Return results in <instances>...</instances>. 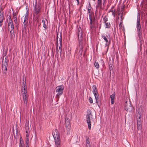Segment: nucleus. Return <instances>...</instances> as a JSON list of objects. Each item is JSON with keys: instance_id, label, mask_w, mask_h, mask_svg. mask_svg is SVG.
<instances>
[{"instance_id": "obj_1", "label": "nucleus", "mask_w": 147, "mask_h": 147, "mask_svg": "<svg viewBox=\"0 0 147 147\" xmlns=\"http://www.w3.org/2000/svg\"><path fill=\"white\" fill-rule=\"evenodd\" d=\"M83 35L82 30L81 28L79 27L78 29V36L79 40V47L81 53H82L83 48V43L82 42Z\"/></svg>"}, {"instance_id": "obj_2", "label": "nucleus", "mask_w": 147, "mask_h": 147, "mask_svg": "<svg viewBox=\"0 0 147 147\" xmlns=\"http://www.w3.org/2000/svg\"><path fill=\"white\" fill-rule=\"evenodd\" d=\"M90 19V28L91 30L96 27V24H97V20L95 18L94 15L89 17Z\"/></svg>"}, {"instance_id": "obj_3", "label": "nucleus", "mask_w": 147, "mask_h": 147, "mask_svg": "<svg viewBox=\"0 0 147 147\" xmlns=\"http://www.w3.org/2000/svg\"><path fill=\"white\" fill-rule=\"evenodd\" d=\"M92 111L90 110H88L86 115V121L88 123V128L90 130L91 128L90 119L92 118Z\"/></svg>"}, {"instance_id": "obj_4", "label": "nucleus", "mask_w": 147, "mask_h": 147, "mask_svg": "<svg viewBox=\"0 0 147 147\" xmlns=\"http://www.w3.org/2000/svg\"><path fill=\"white\" fill-rule=\"evenodd\" d=\"M137 32L138 37L140 38L142 36L141 30V28L140 25V16H138V19L137 22Z\"/></svg>"}, {"instance_id": "obj_5", "label": "nucleus", "mask_w": 147, "mask_h": 147, "mask_svg": "<svg viewBox=\"0 0 147 147\" xmlns=\"http://www.w3.org/2000/svg\"><path fill=\"white\" fill-rule=\"evenodd\" d=\"M64 89V87L63 85L59 86L56 87V92H58V93L56 95L57 97H59V96L62 94Z\"/></svg>"}, {"instance_id": "obj_6", "label": "nucleus", "mask_w": 147, "mask_h": 147, "mask_svg": "<svg viewBox=\"0 0 147 147\" xmlns=\"http://www.w3.org/2000/svg\"><path fill=\"white\" fill-rule=\"evenodd\" d=\"M41 8L40 5H37L36 4L35 5L34 8V15H37L40 11Z\"/></svg>"}, {"instance_id": "obj_7", "label": "nucleus", "mask_w": 147, "mask_h": 147, "mask_svg": "<svg viewBox=\"0 0 147 147\" xmlns=\"http://www.w3.org/2000/svg\"><path fill=\"white\" fill-rule=\"evenodd\" d=\"M124 109L127 111L128 110H132V107L131 106V104L130 102H129L127 103V101H126L124 105Z\"/></svg>"}, {"instance_id": "obj_8", "label": "nucleus", "mask_w": 147, "mask_h": 147, "mask_svg": "<svg viewBox=\"0 0 147 147\" xmlns=\"http://www.w3.org/2000/svg\"><path fill=\"white\" fill-rule=\"evenodd\" d=\"M22 92H23L22 93V96L24 100V103L26 104L28 100V95L26 91H23L22 90Z\"/></svg>"}, {"instance_id": "obj_9", "label": "nucleus", "mask_w": 147, "mask_h": 147, "mask_svg": "<svg viewBox=\"0 0 147 147\" xmlns=\"http://www.w3.org/2000/svg\"><path fill=\"white\" fill-rule=\"evenodd\" d=\"M3 59L2 69L3 70H7V61L5 58V61H3Z\"/></svg>"}, {"instance_id": "obj_10", "label": "nucleus", "mask_w": 147, "mask_h": 147, "mask_svg": "<svg viewBox=\"0 0 147 147\" xmlns=\"http://www.w3.org/2000/svg\"><path fill=\"white\" fill-rule=\"evenodd\" d=\"M101 37L102 38H103L105 41L106 42V44H105V47H106L107 46V51H108V48H109V44L110 43V41L109 42H108V40L107 38V37H108V36H107V37L104 35L102 34L101 35Z\"/></svg>"}, {"instance_id": "obj_11", "label": "nucleus", "mask_w": 147, "mask_h": 147, "mask_svg": "<svg viewBox=\"0 0 147 147\" xmlns=\"http://www.w3.org/2000/svg\"><path fill=\"white\" fill-rule=\"evenodd\" d=\"M52 134L54 138L60 137L59 132L57 129H55L53 130L52 132Z\"/></svg>"}, {"instance_id": "obj_12", "label": "nucleus", "mask_w": 147, "mask_h": 147, "mask_svg": "<svg viewBox=\"0 0 147 147\" xmlns=\"http://www.w3.org/2000/svg\"><path fill=\"white\" fill-rule=\"evenodd\" d=\"M5 19V18L3 13H1L0 14V26L1 27L3 24V20Z\"/></svg>"}, {"instance_id": "obj_13", "label": "nucleus", "mask_w": 147, "mask_h": 147, "mask_svg": "<svg viewBox=\"0 0 147 147\" xmlns=\"http://www.w3.org/2000/svg\"><path fill=\"white\" fill-rule=\"evenodd\" d=\"M60 137L54 138L55 144L57 145V147H58V146L60 144Z\"/></svg>"}, {"instance_id": "obj_14", "label": "nucleus", "mask_w": 147, "mask_h": 147, "mask_svg": "<svg viewBox=\"0 0 147 147\" xmlns=\"http://www.w3.org/2000/svg\"><path fill=\"white\" fill-rule=\"evenodd\" d=\"M110 98L111 99V104H113L114 103V100H115V92L112 94L110 96Z\"/></svg>"}, {"instance_id": "obj_15", "label": "nucleus", "mask_w": 147, "mask_h": 147, "mask_svg": "<svg viewBox=\"0 0 147 147\" xmlns=\"http://www.w3.org/2000/svg\"><path fill=\"white\" fill-rule=\"evenodd\" d=\"M102 0H98L97 5L96 6V8H97V7H99L100 10H101L102 9Z\"/></svg>"}, {"instance_id": "obj_16", "label": "nucleus", "mask_w": 147, "mask_h": 147, "mask_svg": "<svg viewBox=\"0 0 147 147\" xmlns=\"http://www.w3.org/2000/svg\"><path fill=\"white\" fill-rule=\"evenodd\" d=\"M22 90H24V91H26L27 92L26 87V82H23L22 84Z\"/></svg>"}, {"instance_id": "obj_17", "label": "nucleus", "mask_w": 147, "mask_h": 147, "mask_svg": "<svg viewBox=\"0 0 147 147\" xmlns=\"http://www.w3.org/2000/svg\"><path fill=\"white\" fill-rule=\"evenodd\" d=\"M88 10L89 14V17L94 15V12L92 11L91 8H89V7H88Z\"/></svg>"}, {"instance_id": "obj_18", "label": "nucleus", "mask_w": 147, "mask_h": 147, "mask_svg": "<svg viewBox=\"0 0 147 147\" xmlns=\"http://www.w3.org/2000/svg\"><path fill=\"white\" fill-rule=\"evenodd\" d=\"M65 124L67 131H69L71 127L70 123H65Z\"/></svg>"}, {"instance_id": "obj_19", "label": "nucleus", "mask_w": 147, "mask_h": 147, "mask_svg": "<svg viewBox=\"0 0 147 147\" xmlns=\"http://www.w3.org/2000/svg\"><path fill=\"white\" fill-rule=\"evenodd\" d=\"M29 136H26V147H29L28 146V143L29 142Z\"/></svg>"}, {"instance_id": "obj_20", "label": "nucleus", "mask_w": 147, "mask_h": 147, "mask_svg": "<svg viewBox=\"0 0 147 147\" xmlns=\"http://www.w3.org/2000/svg\"><path fill=\"white\" fill-rule=\"evenodd\" d=\"M86 143L87 146H88V145L89 146H90V144L89 141V138L88 136H86Z\"/></svg>"}, {"instance_id": "obj_21", "label": "nucleus", "mask_w": 147, "mask_h": 147, "mask_svg": "<svg viewBox=\"0 0 147 147\" xmlns=\"http://www.w3.org/2000/svg\"><path fill=\"white\" fill-rule=\"evenodd\" d=\"M11 26V30L10 31V32L11 34H12V33H13L14 32V26L13 24L10 25Z\"/></svg>"}, {"instance_id": "obj_22", "label": "nucleus", "mask_w": 147, "mask_h": 147, "mask_svg": "<svg viewBox=\"0 0 147 147\" xmlns=\"http://www.w3.org/2000/svg\"><path fill=\"white\" fill-rule=\"evenodd\" d=\"M92 88L93 90V93L95 92L98 93L97 90V89L96 85H93L92 87Z\"/></svg>"}, {"instance_id": "obj_23", "label": "nucleus", "mask_w": 147, "mask_h": 147, "mask_svg": "<svg viewBox=\"0 0 147 147\" xmlns=\"http://www.w3.org/2000/svg\"><path fill=\"white\" fill-rule=\"evenodd\" d=\"M14 21L15 23V26L18 28V27L19 26V23L18 22L17 19H15L14 20Z\"/></svg>"}, {"instance_id": "obj_24", "label": "nucleus", "mask_w": 147, "mask_h": 147, "mask_svg": "<svg viewBox=\"0 0 147 147\" xmlns=\"http://www.w3.org/2000/svg\"><path fill=\"white\" fill-rule=\"evenodd\" d=\"M42 22L43 23V27L45 28V30L47 29V25L45 24V20H42Z\"/></svg>"}, {"instance_id": "obj_25", "label": "nucleus", "mask_w": 147, "mask_h": 147, "mask_svg": "<svg viewBox=\"0 0 147 147\" xmlns=\"http://www.w3.org/2000/svg\"><path fill=\"white\" fill-rule=\"evenodd\" d=\"M106 25V28H109L111 27V24L110 23L107 22L106 23H105Z\"/></svg>"}, {"instance_id": "obj_26", "label": "nucleus", "mask_w": 147, "mask_h": 147, "mask_svg": "<svg viewBox=\"0 0 147 147\" xmlns=\"http://www.w3.org/2000/svg\"><path fill=\"white\" fill-rule=\"evenodd\" d=\"M137 123V128L138 130H139L141 129V123Z\"/></svg>"}, {"instance_id": "obj_27", "label": "nucleus", "mask_w": 147, "mask_h": 147, "mask_svg": "<svg viewBox=\"0 0 147 147\" xmlns=\"http://www.w3.org/2000/svg\"><path fill=\"white\" fill-rule=\"evenodd\" d=\"M28 21H26V22H23V24L24 25L23 27L24 29H26L28 26Z\"/></svg>"}, {"instance_id": "obj_28", "label": "nucleus", "mask_w": 147, "mask_h": 147, "mask_svg": "<svg viewBox=\"0 0 147 147\" xmlns=\"http://www.w3.org/2000/svg\"><path fill=\"white\" fill-rule=\"evenodd\" d=\"M28 21H26V22H23V24L24 25L23 27L24 29H26L28 26Z\"/></svg>"}, {"instance_id": "obj_29", "label": "nucleus", "mask_w": 147, "mask_h": 147, "mask_svg": "<svg viewBox=\"0 0 147 147\" xmlns=\"http://www.w3.org/2000/svg\"><path fill=\"white\" fill-rule=\"evenodd\" d=\"M59 41H60V44L61 46L62 45V34H60V38H59Z\"/></svg>"}, {"instance_id": "obj_30", "label": "nucleus", "mask_w": 147, "mask_h": 147, "mask_svg": "<svg viewBox=\"0 0 147 147\" xmlns=\"http://www.w3.org/2000/svg\"><path fill=\"white\" fill-rule=\"evenodd\" d=\"M94 65L97 69L99 68V65L98 62L96 61L94 63Z\"/></svg>"}, {"instance_id": "obj_31", "label": "nucleus", "mask_w": 147, "mask_h": 147, "mask_svg": "<svg viewBox=\"0 0 147 147\" xmlns=\"http://www.w3.org/2000/svg\"><path fill=\"white\" fill-rule=\"evenodd\" d=\"M139 38L140 40V45L141 46L142 45V43L143 42L142 36L141 37H140V38Z\"/></svg>"}, {"instance_id": "obj_32", "label": "nucleus", "mask_w": 147, "mask_h": 147, "mask_svg": "<svg viewBox=\"0 0 147 147\" xmlns=\"http://www.w3.org/2000/svg\"><path fill=\"white\" fill-rule=\"evenodd\" d=\"M26 129V136H29V129H28L27 128Z\"/></svg>"}, {"instance_id": "obj_33", "label": "nucleus", "mask_w": 147, "mask_h": 147, "mask_svg": "<svg viewBox=\"0 0 147 147\" xmlns=\"http://www.w3.org/2000/svg\"><path fill=\"white\" fill-rule=\"evenodd\" d=\"M70 123L69 119L68 118H66L65 119V123Z\"/></svg>"}, {"instance_id": "obj_34", "label": "nucleus", "mask_w": 147, "mask_h": 147, "mask_svg": "<svg viewBox=\"0 0 147 147\" xmlns=\"http://www.w3.org/2000/svg\"><path fill=\"white\" fill-rule=\"evenodd\" d=\"M103 20L105 23H106L107 22V21H108V18L106 16H105L103 18Z\"/></svg>"}, {"instance_id": "obj_35", "label": "nucleus", "mask_w": 147, "mask_h": 147, "mask_svg": "<svg viewBox=\"0 0 147 147\" xmlns=\"http://www.w3.org/2000/svg\"><path fill=\"white\" fill-rule=\"evenodd\" d=\"M123 11H122V12H121V21H122L123 20V19H124V18L123 17Z\"/></svg>"}, {"instance_id": "obj_36", "label": "nucleus", "mask_w": 147, "mask_h": 147, "mask_svg": "<svg viewBox=\"0 0 147 147\" xmlns=\"http://www.w3.org/2000/svg\"><path fill=\"white\" fill-rule=\"evenodd\" d=\"M23 142V141L22 140H21L20 139V147H23V144H22V143Z\"/></svg>"}, {"instance_id": "obj_37", "label": "nucleus", "mask_w": 147, "mask_h": 147, "mask_svg": "<svg viewBox=\"0 0 147 147\" xmlns=\"http://www.w3.org/2000/svg\"><path fill=\"white\" fill-rule=\"evenodd\" d=\"M23 142V141L22 140H21L20 139V147H23V144H22V143Z\"/></svg>"}, {"instance_id": "obj_38", "label": "nucleus", "mask_w": 147, "mask_h": 147, "mask_svg": "<svg viewBox=\"0 0 147 147\" xmlns=\"http://www.w3.org/2000/svg\"><path fill=\"white\" fill-rule=\"evenodd\" d=\"M89 101L90 103H93V100L91 97H90L89 98Z\"/></svg>"}, {"instance_id": "obj_39", "label": "nucleus", "mask_w": 147, "mask_h": 147, "mask_svg": "<svg viewBox=\"0 0 147 147\" xmlns=\"http://www.w3.org/2000/svg\"><path fill=\"white\" fill-rule=\"evenodd\" d=\"M13 17L14 20L17 19L16 14V13H13Z\"/></svg>"}, {"instance_id": "obj_40", "label": "nucleus", "mask_w": 147, "mask_h": 147, "mask_svg": "<svg viewBox=\"0 0 147 147\" xmlns=\"http://www.w3.org/2000/svg\"><path fill=\"white\" fill-rule=\"evenodd\" d=\"M7 21L8 22H11L12 21V20L11 19V17L10 16H9L8 17V19H7Z\"/></svg>"}, {"instance_id": "obj_41", "label": "nucleus", "mask_w": 147, "mask_h": 147, "mask_svg": "<svg viewBox=\"0 0 147 147\" xmlns=\"http://www.w3.org/2000/svg\"><path fill=\"white\" fill-rule=\"evenodd\" d=\"M3 70V74L5 76L6 74L7 73V70Z\"/></svg>"}, {"instance_id": "obj_42", "label": "nucleus", "mask_w": 147, "mask_h": 147, "mask_svg": "<svg viewBox=\"0 0 147 147\" xmlns=\"http://www.w3.org/2000/svg\"><path fill=\"white\" fill-rule=\"evenodd\" d=\"M23 82H26V78H25V75H23Z\"/></svg>"}, {"instance_id": "obj_43", "label": "nucleus", "mask_w": 147, "mask_h": 147, "mask_svg": "<svg viewBox=\"0 0 147 147\" xmlns=\"http://www.w3.org/2000/svg\"><path fill=\"white\" fill-rule=\"evenodd\" d=\"M13 21H12L11 22H8V27H9L10 25L13 24Z\"/></svg>"}, {"instance_id": "obj_44", "label": "nucleus", "mask_w": 147, "mask_h": 147, "mask_svg": "<svg viewBox=\"0 0 147 147\" xmlns=\"http://www.w3.org/2000/svg\"><path fill=\"white\" fill-rule=\"evenodd\" d=\"M25 126H26V129L27 128L28 129H29V127L28 126V123L26 124V125H25Z\"/></svg>"}, {"instance_id": "obj_45", "label": "nucleus", "mask_w": 147, "mask_h": 147, "mask_svg": "<svg viewBox=\"0 0 147 147\" xmlns=\"http://www.w3.org/2000/svg\"><path fill=\"white\" fill-rule=\"evenodd\" d=\"M125 8V5L124 4L123 5V6L121 7V12H122V11H123V9H124Z\"/></svg>"}, {"instance_id": "obj_46", "label": "nucleus", "mask_w": 147, "mask_h": 147, "mask_svg": "<svg viewBox=\"0 0 147 147\" xmlns=\"http://www.w3.org/2000/svg\"><path fill=\"white\" fill-rule=\"evenodd\" d=\"M111 12L112 13V15H113V16L115 17V11H113V10H112Z\"/></svg>"}, {"instance_id": "obj_47", "label": "nucleus", "mask_w": 147, "mask_h": 147, "mask_svg": "<svg viewBox=\"0 0 147 147\" xmlns=\"http://www.w3.org/2000/svg\"><path fill=\"white\" fill-rule=\"evenodd\" d=\"M94 95V96L96 97L97 96H98V93H93Z\"/></svg>"}, {"instance_id": "obj_48", "label": "nucleus", "mask_w": 147, "mask_h": 147, "mask_svg": "<svg viewBox=\"0 0 147 147\" xmlns=\"http://www.w3.org/2000/svg\"><path fill=\"white\" fill-rule=\"evenodd\" d=\"M58 41H56V49L58 48Z\"/></svg>"}, {"instance_id": "obj_49", "label": "nucleus", "mask_w": 147, "mask_h": 147, "mask_svg": "<svg viewBox=\"0 0 147 147\" xmlns=\"http://www.w3.org/2000/svg\"><path fill=\"white\" fill-rule=\"evenodd\" d=\"M24 19L26 20H28V16H25L24 17Z\"/></svg>"}, {"instance_id": "obj_50", "label": "nucleus", "mask_w": 147, "mask_h": 147, "mask_svg": "<svg viewBox=\"0 0 147 147\" xmlns=\"http://www.w3.org/2000/svg\"><path fill=\"white\" fill-rule=\"evenodd\" d=\"M123 23L122 21H121L120 22V24H119V26L120 27H122L121 24Z\"/></svg>"}, {"instance_id": "obj_51", "label": "nucleus", "mask_w": 147, "mask_h": 147, "mask_svg": "<svg viewBox=\"0 0 147 147\" xmlns=\"http://www.w3.org/2000/svg\"><path fill=\"white\" fill-rule=\"evenodd\" d=\"M141 123L140 119H138L137 120V123Z\"/></svg>"}, {"instance_id": "obj_52", "label": "nucleus", "mask_w": 147, "mask_h": 147, "mask_svg": "<svg viewBox=\"0 0 147 147\" xmlns=\"http://www.w3.org/2000/svg\"><path fill=\"white\" fill-rule=\"evenodd\" d=\"M109 69L110 71H111L113 69V67L112 66H109Z\"/></svg>"}, {"instance_id": "obj_53", "label": "nucleus", "mask_w": 147, "mask_h": 147, "mask_svg": "<svg viewBox=\"0 0 147 147\" xmlns=\"http://www.w3.org/2000/svg\"><path fill=\"white\" fill-rule=\"evenodd\" d=\"M95 98L96 99V100H98L99 99L98 96H96L95 97Z\"/></svg>"}, {"instance_id": "obj_54", "label": "nucleus", "mask_w": 147, "mask_h": 147, "mask_svg": "<svg viewBox=\"0 0 147 147\" xmlns=\"http://www.w3.org/2000/svg\"><path fill=\"white\" fill-rule=\"evenodd\" d=\"M76 1H77V5H79V4H80L79 0H76Z\"/></svg>"}, {"instance_id": "obj_55", "label": "nucleus", "mask_w": 147, "mask_h": 147, "mask_svg": "<svg viewBox=\"0 0 147 147\" xmlns=\"http://www.w3.org/2000/svg\"><path fill=\"white\" fill-rule=\"evenodd\" d=\"M2 10H3V9H2V8L1 7H0V14H1V13H2L1 12V11H2ZM2 13L3 14V13Z\"/></svg>"}, {"instance_id": "obj_56", "label": "nucleus", "mask_w": 147, "mask_h": 147, "mask_svg": "<svg viewBox=\"0 0 147 147\" xmlns=\"http://www.w3.org/2000/svg\"><path fill=\"white\" fill-rule=\"evenodd\" d=\"M58 33H57V36L56 37V39L57 40V41H58Z\"/></svg>"}, {"instance_id": "obj_57", "label": "nucleus", "mask_w": 147, "mask_h": 147, "mask_svg": "<svg viewBox=\"0 0 147 147\" xmlns=\"http://www.w3.org/2000/svg\"><path fill=\"white\" fill-rule=\"evenodd\" d=\"M96 103H97V105H98V106L99 107H100L99 105H98V100H96Z\"/></svg>"}, {"instance_id": "obj_58", "label": "nucleus", "mask_w": 147, "mask_h": 147, "mask_svg": "<svg viewBox=\"0 0 147 147\" xmlns=\"http://www.w3.org/2000/svg\"><path fill=\"white\" fill-rule=\"evenodd\" d=\"M56 52H57V53H58V52H59V50H58V48H56Z\"/></svg>"}, {"instance_id": "obj_59", "label": "nucleus", "mask_w": 147, "mask_h": 147, "mask_svg": "<svg viewBox=\"0 0 147 147\" xmlns=\"http://www.w3.org/2000/svg\"><path fill=\"white\" fill-rule=\"evenodd\" d=\"M26 21H28V20H25V19H24V22H26Z\"/></svg>"}, {"instance_id": "obj_60", "label": "nucleus", "mask_w": 147, "mask_h": 147, "mask_svg": "<svg viewBox=\"0 0 147 147\" xmlns=\"http://www.w3.org/2000/svg\"><path fill=\"white\" fill-rule=\"evenodd\" d=\"M88 7H89V8H91V5H90V4H89V6Z\"/></svg>"}, {"instance_id": "obj_61", "label": "nucleus", "mask_w": 147, "mask_h": 147, "mask_svg": "<svg viewBox=\"0 0 147 147\" xmlns=\"http://www.w3.org/2000/svg\"><path fill=\"white\" fill-rule=\"evenodd\" d=\"M62 47V46H61L60 45V46L59 47V49L60 50H61V48Z\"/></svg>"}, {"instance_id": "obj_62", "label": "nucleus", "mask_w": 147, "mask_h": 147, "mask_svg": "<svg viewBox=\"0 0 147 147\" xmlns=\"http://www.w3.org/2000/svg\"><path fill=\"white\" fill-rule=\"evenodd\" d=\"M62 49H61V50L60 51V54H61V52H62Z\"/></svg>"}, {"instance_id": "obj_63", "label": "nucleus", "mask_w": 147, "mask_h": 147, "mask_svg": "<svg viewBox=\"0 0 147 147\" xmlns=\"http://www.w3.org/2000/svg\"><path fill=\"white\" fill-rule=\"evenodd\" d=\"M121 12L119 13H118V15L119 16L120 14H121Z\"/></svg>"}, {"instance_id": "obj_64", "label": "nucleus", "mask_w": 147, "mask_h": 147, "mask_svg": "<svg viewBox=\"0 0 147 147\" xmlns=\"http://www.w3.org/2000/svg\"><path fill=\"white\" fill-rule=\"evenodd\" d=\"M41 24L40 23L39 24H38V27H39L40 26V25Z\"/></svg>"}]
</instances>
